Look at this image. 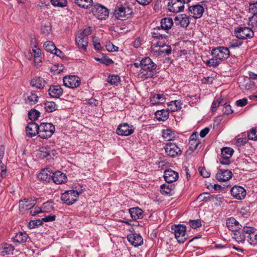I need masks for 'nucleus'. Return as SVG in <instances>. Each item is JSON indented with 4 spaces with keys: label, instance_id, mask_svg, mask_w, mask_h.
Wrapping results in <instances>:
<instances>
[{
    "label": "nucleus",
    "instance_id": "obj_1",
    "mask_svg": "<svg viewBox=\"0 0 257 257\" xmlns=\"http://www.w3.org/2000/svg\"><path fill=\"white\" fill-rule=\"evenodd\" d=\"M140 64L141 68L142 78L148 79L154 77L157 65L153 62L150 58L145 57L143 58Z\"/></svg>",
    "mask_w": 257,
    "mask_h": 257
},
{
    "label": "nucleus",
    "instance_id": "obj_2",
    "mask_svg": "<svg viewBox=\"0 0 257 257\" xmlns=\"http://www.w3.org/2000/svg\"><path fill=\"white\" fill-rule=\"evenodd\" d=\"M55 130V126L51 123H41L39 125V136L43 139L50 138Z\"/></svg>",
    "mask_w": 257,
    "mask_h": 257
},
{
    "label": "nucleus",
    "instance_id": "obj_3",
    "mask_svg": "<svg viewBox=\"0 0 257 257\" xmlns=\"http://www.w3.org/2000/svg\"><path fill=\"white\" fill-rule=\"evenodd\" d=\"M171 230L179 243H183L187 239L185 232L186 227L182 224H174L171 226Z\"/></svg>",
    "mask_w": 257,
    "mask_h": 257
},
{
    "label": "nucleus",
    "instance_id": "obj_4",
    "mask_svg": "<svg viewBox=\"0 0 257 257\" xmlns=\"http://www.w3.org/2000/svg\"><path fill=\"white\" fill-rule=\"evenodd\" d=\"M132 13L133 11L132 9L128 7H124L120 5L115 7L114 16L117 20L123 21L130 18Z\"/></svg>",
    "mask_w": 257,
    "mask_h": 257
},
{
    "label": "nucleus",
    "instance_id": "obj_5",
    "mask_svg": "<svg viewBox=\"0 0 257 257\" xmlns=\"http://www.w3.org/2000/svg\"><path fill=\"white\" fill-rule=\"evenodd\" d=\"M91 12L98 20H105L108 16V10L104 6L97 4L92 6Z\"/></svg>",
    "mask_w": 257,
    "mask_h": 257
},
{
    "label": "nucleus",
    "instance_id": "obj_6",
    "mask_svg": "<svg viewBox=\"0 0 257 257\" xmlns=\"http://www.w3.org/2000/svg\"><path fill=\"white\" fill-rule=\"evenodd\" d=\"M211 54L213 57L217 58L220 61L227 59L230 55V52L227 47H219L213 49Z\"/></svg>",
    "mask_w": 257,
    "mask_h": 257
},
{
    "label": "nucleus",
    "instance_id": "obj_7",
    "mask_svg": "<svg viewBox=\"0 0 257 257\" xmlns=\"http://www.w3.org/2000/svg\"><path fill=\"white\" fill-rule=\"evenodd\" d=\"M234 150L229 147L223 148L221 150V155L219 158V162L224 165L230 163V159L232 157Z\"/></svg>",
    "mask_w": 257,
    "mask_h": 257
},
{
    "label": "nucleus",
    "instance_id": "obj_8",
    "mask_svg": "<svg viewBox=\"0 0 257 257\" xmlns=\"http://www.w3.org/2000/svg\"><path fill=\"white\" fill-rule=\"evenodd\" d=\"M236 37L239 39H246L251 38L254 33L253 31L249 28L244 27H239L235 30Z\"/></svg>",
    "mask_w": 257,
    "mask_h": 257
},
{
    "label": "nucleus",
    "instance_id": "obj_9",
    "mask_svg": "<svg viewBox=\"0 0 257 257\" xmlns=\"http://www.w3.org/2000/svg\"><path fill=\"white\" fill-rule=\"evenodd\" d=\"M77 194L71 190L66 191L61 195L62 201L68 205L74 204L78 199Z\"/></svg>",
    "mask_w": 257,
    "mask_h": 257
},
{
    "label": "nucleus",
    "instance_id": "obj_10",
    "mask_svg": "<svg viewBox=\"0 0 257 257\" xmlns=\"http://www.w3.org/2000/svg\"><path fill=\"white\" fill-rule=\"evenodd\" d=\"M64 85L71 88H74L80 85V79L75 75L67 76L63 78Z\"/></svg>",
    "mask_w": 257,
    "mask_h": 257
},
{
    "label": "nucleus",
    "instance_id": "obj_11",
    "mask_svg": "<svg viewBox=\"0 0 257 257\" xmlns=\"http://www.w3.org/2000/svg\"><path fill=\"white\" fill-rule=\"evenodd\" d=\"M165 150L166 154L171 157H175L182 154V151L178 146L172 143L167 144Z\"/></svg>",
    "mask_w": 257,
    "mask_h": 257
},
{
    "label": "nucleus",
    "instance_id": "obj_12",
    "mask_svg": "<svg viewBox=\"0 0 257 257\" xmlns=\"http://www.w3.org/2000/svg\"><path fill=\"white\" fill-rule=\"evenodd\" d=\"M167 6L170 12L176 13L182 11L184 8V5L179 0H168Z\"/></svg>",
    "mask_w": 257,
    "mask_h": 257
},
{
    "label": "nucleus",
    "instance_id": "obj_13",
    "mask_svg": "<svg viewBox=\"0 0 257 257\" xmlns=\"http://www.w3.org/2000/svg\"><path fill=\"white\" fill-rule=\"evenodd\" d=\"M134 132L133 125H130L127 123L120 124L116 130V133L119 136H128Z\"/></svg>",
    "mask_w": 257,
    "mask_h": 257
},
{
    "label": "nucleus",
    "instance_id": "obj_14",
    "mask_svg": "<svg viewBox=\"0 0 257 257\" xmlns=\"http://www.w3.org/2000/svg\"><path fill=\"white\" fill-rule=\"evenodd\" d=\"M35 199H26L20 200L19 201V210L21 212L32 209L36 204Z\"/></svg>",
    "mask_w": 257,
    "mask_h": 257
},
{
    "label": "nucleus",
    "instance_id": "obj_15",
    "mask_svg": "<svg viewBox=\"0 0 257 257\" xmlns=\"http://www.w3.org/2000/svg\"><path fill=\"white\" fill-rule=\"evenodd\" d=\"M188 9L190 15L196 19L201 18L204 11L203 7L199 4L190 6Z\"/></svg>",
    "mask_w": 257,
    "mask_h": 257
},
{
    "label": "nucleus",
    "instance_id": "obj_16",
    "mask_svg": "<svg viewBox=\"0 0 257 257\" xmlns=\"http://www.w3.org/2000/svg\"><path fill=\"white\" fill-rule=\"evenodd\" d=\"M231 194L233 198L238 199H243L246 196V190L240 186H234L231 189Z\"/></svg>",
    "mask_w": 257,
    "mask_h": 257
},
{
    "label": "nucleus",
    "instance_id": "obj_17",
    "mask_svg": "<svg viewBox=\"0 0 257 257\" xmlns=\"http://www.w3.org/2000/svg\"><path fill=\"white\" fill-rule=\"evenodd\" d=\"M39 175L45 177H66V175L61 171H54L53 169L50 167L42 169Z\"/></svg>",
    "mask_w": 257,
    "mask_h": 257
},
{
    "label": "nucleus",
    "instance_id": "obj_18",
    "mask_svg": "<svg viewBox=\"0 0 257 257\" xmlns=\"http://www.w3.org/2000/svg\"><path fill=\"white\" fill-rule=\"evenodd\" d=\"M39 125L34 121L30 122L26 127L27 136L32 138L37 134L39 135Z\"/></svg>",
    "mask_w": 257,
    "mask_h": 257
},
{
    "label": "nucleus",
    "instance_id": "obj_19",
    "mask_svg": "<svg viewBox=\"0 0 257 257\" xmlns=\"http://www.w3.org/2000/svg\"><path fill=\"white\" fill-rule=\"evenodd\" d=\"M226 225L228 229L231 231H239L242 227L239 222L232 217H229L226 219Z\"/></svg>",
    "mask_w": 257,
    "mask_h": 257
},
{
    "label": "nucleus",
    "instance_id": "obj_20",
    "mask_svg": "<svg viewBox=\"0 0 257 257\" xmlns=\"http://www.w3.org/2000/svg\"><path fill=\"white\" fill-rule=\"evenodd\" d=\"M128 242L135 247L139 246L143 244V239L142 236L138 233H132L127 235Z\"/></svg>",
    "mask_w": 257,
    "mask_h": 257
},
{
    "label": "nucleus",
    "instance_id": "obj_21",
    "mask_svg": "<svg viewBox=\"0 0 257 257\" xmlns=\"http://www.w3.org/2000/svg\"><path fill=\"white\" fill-rule=\"evenodd\" d=\"M24 96L25 98V103L27 105L33 106L38 101L39 97L35 92H27Z\"/></svg>",
    "mask_w": 257,
    "mask_h": 257
},
{
    "label": "nucleus",
    "instance_id": "obj_22",
    "mask_svg": "<svg viewBox=\"0 0 257 257\" xmlns=\"http://www.w3.org/2000/svg\"><path fill=\"white\" fill-rule=\"evenodd\" d=\"M175 24L177 26L186 28L190 22L189 18L186 15H179L174 18Z\"/></svg>",
    "mask_w": 257,
    "mask_h": 257
},
{
    "label": "nucleus",
    "instance_id": "obj_23",
    "mask_svg": "<svg viewBox=\"0 0 257 257\" xmlns=\"http://www.w3.org/2000/svg\"><path fill=\"white\" fill-rule=\"evenodd\" d=\"M164 45V41H159L157 42H153L151 46V51L154 53L161 55L163 54V51H162L163 46Z\"/></svg>",
    "mask_w": 257,
    "mask_h": 257
},
{
    "label": "nucleus",
    "instance_id": "obj_24",
    "mask_svg": "<svg viewBox=\"0 0 257 257\" xmlns=\"http://www.w3.org/2000/svg\"><path fill=\"white\" fill-rule=\"evenodd\" d=\"M49 95L54 98H59L63 94V89L60 85H52L49 89Z\"/></svg>",
    "mask_w": 257,
    "mask_h": 257
},
{
    "label": "nucleus",
    "instance_id": "obj_25",
    "mask_svg": "<svg viewBox=\"0 0 257 257\" xmlns=\"http://www.w3.org/2000/svg\"><path fill=\"white\" fill-rule=\"evenodd\" d=\"M14 247L12 244L5 243L0 246V255L5 256L6 255L13 254L14 250Z\"/></svg>",
    "mask_w": 257,
    "mask_h": 257
},
{
    "label": "nucleus",
    "instance_id": "obj_26",
    "mask_svg": "<svg viewBox=\"0 0 257 257\" xmlns=\"http://www.w3.org/2000/svg\"><path fill=\"white\" fill-rule=\"evenodd\" d=\"M75 41L79 48L86 49L88 44V37L78 34L76 37Z\"/></svg>",
    "mask_w": 257,
    "mask_h": 257
},
{
    "label": "nucleus",
    "instance_id": "obj_27",
    "mask_svg": "<svg viewBox=\"0 0 257 257\" xmlns=\"http://www.w3.org/2000/svg\"><path fill=\"white\" fill-rule=\"evenodd\" d=\"M174 185L172 184H164L161 186V190L162 194L168 196H172L174 193Z\"/></svg>",
    "mask_w": 257,
    "mask_h": 257
},
{
    "label": "nucleus",
    "instance_id": "obj_28",
    "mask_svg": "<svg viewBox=\"0 0 257 257\" xmlns=\"http://www.w3.org/2000/svg\"><path fill=\"white\" fill-rule=\"evenodd\" d=\"M129 212L132 218L134 220H136L138 219H141L143 217V211L138 207L130 209Z\"/></svg>",
    "mask_w": 257,
    "mask_h": 257
},
{
    "label": "nucleus",
    "instance_id": "obj_29",
    "mask_svg": "<svg viewBox=\"0 0 257 257\" xmlns=\"http://www.w3.org/2000/svg\"><path fill=\"white\" fill-rule=\"evenodd\" d=\"M30 83L33 87H35L39 89H42L45 86L46 82L42 78L38 77L33 78L31 81Z\"/></svg>",
    "mask_w": 257,
    "mask_h": 257
},
{
    "label": "nucleus",
    "instance_id": "obj_30",
    "mask_svg": "<svg viewBox=\"0 0 257 257\" xmlns=\"http://www.w3.org/2000/svg\"><path fill=\"white\" fill-rule=\"evenodd\" d=\"M173 25V21L171 18H164L161 20V28L163 30H168Z\"/></svg>",
    "mask_w": 257,
    "mask_h": 257
},
{
    "label": "nucleus",
    "instance_id": "obj_31",
    "mask_svg": "<svg viewBox=\"0 0 257 257\" xmlns=\"http://www.w3.org/2000/svg\"><path fill=\"white\" fill-rule=\"evenodd\" d=\"M28 238V235L25 232H19L16 233L13 238L14 241L18 243H23L27 241Z\"/></svg>",
    "mask_w": 257,
    "mask_h": 257
},
{
    "label": "nucleus",
    "instance_id": "obj_32",
    "mask_svg": "<svg viewBox=\"0 0 257 257\" xmlns=\"http://www.w3.org/2000/svg\"><path fill=\"white\" fill-rule=\"evenodd\" d=\"M169 112L167 110L162 109L158 110L155 113L156 118L159 120L165 121L169 117Z\"/></svg>",
    "mask_w": 257,
    "mask_h": 257
},
{
    "label": "nucleus",
    "instance_id": "obj_33",
    "mask_svg": "<svg viewBox=\"0 0 257 257\" xmlns=\"http://www.w3.org/2000/svg\"><path fill=\"white\" fill-rule=\"evenodd\" d=\"M165 97L163 94H156L151 98V102L153 104L163 103L165 101Z\"/></svg>",
    "mask_w": 257,
    "mask_h": 257
},
{
    "label": "nucleus",
    "instance_id": "obj_34",
    "mask_svg": "<svg viewBox=\"0 0 257 257\" xmlns=\"http://www.w3.org/2000/svg\"><path fill=\"white\" fill-rule=\"evenodd\" d=\"M162 137L166 141H170L175 137V133L170 129L163 130Z\"/></svg>",
    "mask_w": 257,
    "mask_h": 257
},
{
    "label": "nucleus",
    "instance_id": "obj_35",
    "mask_svg": "<svg viewBox=\"0 0 257 257\" xmlns=\"http://www.w3.org/2000/svg\"><path fill=\"white\" fill-rule=\"evenodd\" d=\"M242 237L244 239H246L247 241L248 240V238H250L254 233V228L251 227H244L242 229Z\"/></svg>",
    "mask_w": 257,
    "mask_h": 257
},
{
    "label": "nucleus",
    "instance_id": "obj_36",
    "mask_svg": "<svg viewBox=\"0 0 257 257\" xmlns=\"http://www.w3.org/2000/svg\"><path fill=\"white\" fill-rule=\"evenodd\" d=\"M52 152L49 148H47L45 147H41L39 149L38 156L41 159L47 158L49 157V156L51 155Z\"/></svg>",
    "mask_w": 257,
    "mask_h": 257
},
{
    "label": "nucleus",
    "instance_id": "obj_37",
    "mask_svg": "<svg viewBox=\"0 0 257 257\" xmlns=\"http://www.w3.org/2000/svg\"><path fill=\"white\" fill-rule=\"evenodd\" d=\"M75 3L79 7L84 9H88L92 6V0H75Z\"/></svg>",
    "mask_w": 257,
    "mask_h": 257
},
{
    "label": "nucleus",
    "instance_id": "obj_38",
    "mask_svg": "<svg viewBox=\"0 0 257 257\" xmlns=\"http://www.w3.org/2000/svg\"><path fill=\"white\" fill-rule=\"evenodd\" d=\"M160 30V28L158 27V29H155L154 31L152 32V37L154 39L153 42H155V40H159L160 41H165L167 38V36L159 33L158 31Z\"/></svg>",
    "mask_w": 257,
    "mask_h": 257
},
{
    "label": "nucleus",
    "instance_id": "obj_39",
    "mask_svg": "<svg viewBox=\"0 0 257 257\" xmlns=\"http://www.w3.org/2000/svg\"><path fill=\"white\" fill-rule=\"evenodd\" d=\"M181 101L179 100L172 101L168 103V106L172 111H177L181 108Z\"/></svg>",
    "mask_w": 257,
    "mask_h": 257
},
{
    "label": "nucleus",
    "instance_id": "obj_40",
    "mask_svg": "<svg viewBox=\"0 0 257 257\" xmlns=\"http://www.w3.org/2000/svg\"><path fill=\"white\" fill-rule=\"evenodd\" d=\"M33 52L34 53V61L35 62H39L41 61V50L39 49L37 45H35L33 48Z\"/></svg>",
    "mask_w": 257,
    "mask_h": 257
},
{
    "label": "nucleus",
    "instance_id": "obj_41",
    "mask_svg": "<svg viewBox=\"0 0 257 257\" xmlns=\"http://www.w3.org/2000/svg\"><path fill=\"white\" fill-rule=\"evenodd\" d=\"M71 190L77 193L78 196L85 190V188L79 184H74Z\"/></svg>",
    "mask_w": 257,
    "mask_h": 257
},
{
    "label": "nucleus",
    "instance_id": "obj_42",
    "mask_svg": "<svg viewBox=\"0 0 257 257\" xmlns=\"http://www.w3.org/2000/svg\"><path fill=\"white\" fill-rule=\"evenodd\" d=\"M43 47L45 50L48 52L53 53L55 49V45L52 41H47L44 43Z\"/></svg>",
    "mask_w": 257,
    "mask_h": 257
},
{
    "label": "nucleus",
    "instance_id": "obj_43",
    "mask_svg": "<svg viewBox=\"0 0 257 257\" xmlns=\"http://www.w3.org/2000/svg\"><path fill=\"white\" fill-rule=\"evenodd\" d=\"M232 172L225 169H219L216 173V177H232Z\"/></svg>",
    "mask_w": 257,
    "mask_h": 257
},
{
    "label": "nucleus",
    "instance_id": "obj_44",
    "mask_svg": "<svg viewBox=\"0 0 257 257\" xmlns=\"http://www.w3.org/2000/svg\"><path fill=\"white\" fill-rule=\"evenodd\" d=\"M57 105L54 102H47L45 104V108L48 112H51L56 109Z\"/></svg>",
    "mask_w": 257,
    "mask_h": 257
},
{
    "label": "nucleus",
    "instance_id": "obj_45",
    "mask_svg": "<svg viewBox=\"0 0 257 257\" xmlns=\"http://www.w3.org/2000/svg\"><path fill=\"white\" fill-rule=\"evenodd\" d=\"M220 63V61L216 58L213 57L207 60L205 64L207 66L216 67Z\"/></svg>",
    "mask_w": 257,
    "mask_h": 257
},
{
    "label": "nucleus",
    "instance_id": "obj_46",
    "mask_svg": "<svg viewBox=\"0 0 257 257\" xmlns=\"http://www.w3.org/2000/svg\"><path fill=\"white\" fill-rule=\"evenodd\" d=\"M107 81L111 85H117L120 81V77L118 75L109 76Z\"/></svg>",
    "mask_w": 257,
    "mask_h": 257
},
{
    "label": "nucleus",
    "instance_id": "obj_47",
    "mask_svg": "<svg viewBox=\"0 0 257 257\" xmlns=\"http://www.w3.org/2000/svg\"><path fill=\"white\" fill-rule=\"evenodd\" d=\"M225 102H222V99L220 98L218 99L217 100H214L211 105V110L212 111H215L217 108L220 105H225Z\"/></svg>",
    "mask_w": 257,
    "mask_h": 257
},
{
    "label": "nucleus",
    "instance_id": "obj_48",
    "mask_svg": "<svg viewBox=\"0 0 257 257\" xmlns=\"http://www.w3.org/2000/svg\"><path fill=\"white\" fill-rule=\"evenodd\" d=\"M51 4L55 7H64L66 6L67 0H51Z\"/></svg>",
    "mask_w": 257,
    "mask_h": 257
},
{
    "label": "nucleus",
    "instance_id": "obj_49",
    "mask_svg": "<svg viewBox=\"0 0 257 257\" xmlns=\"http://www.w3.org/2000/svg\"><path fill=\"white\" fill-rule=\"evenodd\" d=\"M40 113L36 109H31L30 111H29L28 115L29 117L31 120H36L38 119V118L40 116Z\"/></svg>",
    "mask_w": 257,
    "mask_h": 257
},
{
    "label": "nucleus",
    "instance_id": "obj_50",
    "mask_svg": "<svg viewBox=\"0 0 257 257\" xmlns=\"http://www.w3.org/2000/svg\"><path fill=\"white\" fill-rule=\"evenodd\" d=\"M247 137L249 140L257 141V127L252 128L251 131L248 133Z\"/></svg>",
    "mask_w": 257,
    "mask_h": 257
},
{
    "label": "nucleus",
    "instance_id": "obj_51",
    "mask_svg": "<svg viewBox=\"0 0 257 257\" xmlns=\"http://www.w3.org/2000/svg\"><path fill=\"white\" fill-rule=\"evenodd\" d=\"M43 223V220L40 219H37L35 220H31L29 222L28 227L30 229L34 228L36 227H38L39 225H41Z\"/></svg>",
    "mask_w": 257,
    "mask_h": 257
},
{
    "label": "nucleus",
    "instance_id": "obj_52",
    "mask_svg": "<svg viewBox=\"0 0 257 257\" xmlns=\"http://www.w3.org/2000/svg\"><path fill=\"white\" fill-rule=\"evenodd\" d=\"M190 226L194 229H196L201 226V221L200 219L191 220L189 221Z\"/></svg>",
    "mask_w": 257,
    "mask_h": 257
},
{
    "label": "nucleus",
    "instance_id": "obj_53",
    "mask_svg": "<svg viewBox=\"0 0 257 257\" xmlns=\"http://www.w3.org/2000/svg\"><path fill=\"white\" fill-rule=\"evenodd\" d=\"M174 175H175V177H179L178 172L174 171L172 169H168L164 171L163 177H172Z\"/></svg>",
    "mask_w": 257,
    "mask_h": 257
},
{
    "label": "nucleus",
    "instance_id": "obj_54",
    "mask_svg": "<svg viewBox=\"0 0 257 257\" xmlns=\"http://www.w3.org/2000/svg\"><path fill=\"white\" fill-rule=\"evenodd\" d=\"M249 13L253 15L257 16V1L250 4L249 8Z\"/></svg>",
    "mask_w": 257,
    "mask_h": 257
},
{
    "label": "nucleus",
    "instance_id": "obj_55",
    "mask_svg": "<svg viewBox=\"0 0 257 257\" xmlns=\"http://www.w3.org/2000/svg\"><path fill=\"white\" fill-rule=\"evenodd\" d=\"M51 180L56 184H62L67 182V178H51Z\"/></svg>",
    "mask_w": 257,
    "mask_h": 257
},
{
    "label": "nucleus",
    "instance_id": "obj_56",
    "mask_svg": "<svg viewBox=\"0 0 257 257\" xmlns=\"http://www.w3.org/2000/svg\"><path fill=\"white\" fill-rule=\"evenodd\" d=\"M242 44V42L237 39L232 40L229 43V48H235L239 47Z\"/></svg>",
    "mask_w": 257,
    "mask_h": 257
},
{
    "label": "nucleus",
    "instance_id": "obj_57",
    "mask_svg": "<svg viewBox=\"0 0 257 257\" xmlns=\"http://www.w3.org/2000/svg\"><path fill=\"white\" fill-rule=\"evenodd\" d=\"M106 50L109 52H115L117 51L118 48L114 46L112 43L110 42L107 43L105 45Z\"/></svg>",
    "mask_w": 257,
    "mask_h": 257
},
{
    "label": "nucleus",
    "instance_id": "obj_58",
    "mask_svg": "<svg viewBox=\"0 0 257 257\" xmlns=\"http://www.w3.org/2000/svg\"><path fill=\"white\" fill-rule=\"evenodd\" d=\"M249 25L252 28H257V16L253 15L249 19Z\"/></svg>",
    "mask_w": 257,
    "mask_h": 257
},
{
    "label": "nucleus",
    "instance_id": "obj_59",
    "mask_svg": "<svg viewBox=\"0 0 257 257\" xmlns=\"http://www.w3.org/2000/svg\"><path fill=\"white\" fill-rule=\"evenodd\" d=\"M199 144V141H189V149L193 151L197 149Z\"/></svg>",
    "mask_w": 257,
    "mask_h": 257
},
{
    "label": "nucleus",
    "instance_id": "obj_60",
    "mask_svg": "<svg viewBox=\"0 0 257 257\" xmlns=\"http://www.w3.org/2000/svg\"><path fill=\"white\" fill-rule=\"evenodd\" d=\"M162 51H163V54H165L166 55H169L171 53L172 49L170 45H167L166 44V41H164V45L163 46V48L162 49Z\"/></svg>",
    "mask_w": 257,
    "mask_h": 257
},
{
    "label": "nucleus",
    "instance_id": "obj_61",
    "mask_svg": "<svg viewBox=\"0 0 257 257\" xmlns=\"http://www.w3.org/2000/svg\"><path fill=\"white\" fill-rule=\"evenodd\" d=\"M198 171L202 177H210V174L204 168L199 167Z\"/></svg>",
    "mask_w": 257,
    "mask_h": 257
},
{
    "label": "nucleus",
    "instance_id": "obj_62",
    "mask_svg": "<svg viewBox=\"0 0 257 257\" xmlns=\"http://www.w3.org/2000/svg\"><path fill=\"white\" fill-rule=\"evenodd\" d=\"M248 240L247 241L250 244L255 245L257 244V234H254V233L251 235V236L250 238H248Z\"/></svg>",
    "mask_w": 257,
    "mask_h": 257
},
{
    "label": "nucleus",
    "instance_id": "obj_63",
    "mask_svg": "<svg viewBox=\"0 0 257 257\" xmlns=\"http://www.w3.org/2000/svg\"><path fill=\"white\" fill-rule=\"evenodd\" d=\"M222 112L224 114L228 115L232 113L233 110L231 109V106L230 105H227L223 107L222 109Z\"/></svg>",
    "mask_w": 257,
    "mask_h": 257
},
{
    "label": "nucleus",
    "instance_id": "obj_64",
    "mask_svg": "<svg viewBox=\"0 0 257 257\" xmlns=\"http://www.w3.org/2000/svg\"><path fill=\"white\" fill-rule=\"evenodd\" d=\"M210 196V194L207 192H204L200 194L197 197V199L199 201H202L205 199L209 198Z\"/></svg>",
    "mask_w": 257,
    "mask_h": 257
}]
</instances>
